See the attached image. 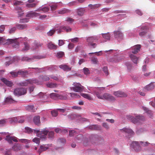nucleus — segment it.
<instances>
[{
	"label": "nucleus",
	"mask_w": 155,
	"mask_h": 155,
	"mask_svg": "<svg viewBox=\"0 0 155 155\" xmlns=\"http://www.w3.org/2000/svg\"><path fill=\"white\" fill-rule=\"evenodd\" d=\"M25 132L28 134H31L33 132L34 134H37L38 137L43 140H45L46 138V136L48 133V131L47 130H43L40 131L39 130L34 129L28 127H25Z\"/></svg>",
	"instance_id": "nucleus-1"
},
{
	"label": "nucleus",
	"mask_w": 155,
	"mask_h": 155,
	"mask_svg": "<svg viewBox=\"0 0 155 155\" xmlns=\"http://www.w3.org/2000/svg\"><path fill=\"white\" fill-rule=\"evenodd\" d=\"M17 38L14 39H8L6 40L4 38H0V45L11 44H13V47L14 48H18L19 46V43L17 40Z\"/></svg>",
	"instance_id": "nucleus-2"
},
{
	"label": "nucleus",
	"mask_w": 155,
	"mask_h": 155,
	"mask_svg": "<svg viewBox=\"0 0 155 155\" xmlns=\"http://www.w3.org/2000/svg\"><path fill=\"white\" fill-rule=\"evenodd\" d=\"M135 117L131 115H129L127 116V118L130 120L131 122L134 124H136L140 121H143L145 120L144 117L142 115H136L134 114Z\"/></svg>",
	"instance_id": "nucleus-3"
},
{
	"label": "nucleus",
	"mask_w": 155,
	"mask_h": 155,
	"mask_svg": "<svg viewBox=\"0 0 155 155\" xmlns=\"http://www.w3.org/2000/svg\"><path fill=\"white\" fill-rule=\"evenodd\" d=\"M73 85L74 87H71V89L76 92H81L84 89V87L80 83L74 82Z\"/></svg>",
	"instance_id": "nucleus-4"
},
{
	"label": "nucleus",
	"mask_w": 155,
	"mask_h": 155,
	"mask_svg": "<svg viewBox=\"0 0 155 155\" xmlns=\"http://www.w3.org/2000/svg\"><path fill=\"white\" fill-rule=\"evenodd\" d=\"M27 89L24 88H17L14 91V93L15 96H20L26 94L27 93Z\"/></svg>",
	"instance_id": "nucleus-5"
},
{
	"label": "nucleus",
	"mask_w": 155,
	"mask_h": 155,
	"mask_svg": "<svg viewBox=\"0 0 155 155\" xmlns=\"http://www.w3.org/2000/svg\"><path fill=\"white\" fill-rule=\"evenodd\" d=\"M98 40L97 36H91L87 38V41L88 43V45H91L93 48H95L97 45L95 43H93V42Z\"/></svg>",
	"instance_id": "nucleus-6"
},
{
	"label": "nucleus",
	"mask_w": 155,
	"mask_h": 155,
	"mask_svg": "<svg viewBox=\"0 0 155 155\" xmlns=\"http://www.w3.org/2000/svg\"><path fill=\"white\" fill-rule=\"evenodd\" d=\"M130 147L136 152L140 151L141 149L138 141H132L130 144Z\"/></svg>",
	"instance_id": "nucleus-7"
},
{
	"label": "nucleus",
	"mask_w": 155,
	"mask_h": 155,
	"mask_svg": "<svg viewBox=\"0 0 155 155\" xmlns=\"http://www.w3.org/2000/svg\"><path fill=\"white\" fill-rule=\"evenodd\" d=\"M42 98H45L44 101H42V102L44 103L45 102H51L53 100H66L67 97H42Z\"/></svg>",
	"instance_id": "nucleus-8"
},
{
	"label": "nucleus",
	"mask_w": 155,
	"mask_h": 155,
	"mask_svg": "<svg viewBox=\"0 0 155 155\" xmlns=\"http://www.w3.org/2000/svg\"><path fill=\"white\" fill-rule=\"evenodd\" d=\"M115 38L118 39H122L123 38V34L119 31H115L114 32Z\"/></svg>",
	"instance_id": "nucleus-9"
},
{
	"label": "nucleus",
	"mask_w": 155,
	"mask_h": 155,
	"mask_svg": "<svg viewBox=\"0 0 155 155\" xmlns=\"http://www.w3.org/2000/svg\"><path fill=\"white\" fill-rule=\"evenodd\" d=\"M1 80L3 82L9 87H12L13 85V83L12 82L8 80L5 78H2Z\"/></svg>",
	"instance_id": "nucleus-10"
},
{
	"label": "nucleus",
	"mask_w": 155,
	"mask_h": 155,
	"mask_svg": "<svg viewBox=\"0 0 155 155\" xmlns=\"http://www.w3.org/2000/svg\"><path fill=\"white\" fill-rule=\"evenodd\" d=\"M114 95L117 97H125L127 96V95L125 93L120 91L115 92L114 93Z\"/></svg>",
	"instance_id": "nucleus-11"
},
{
	"label": "nucleus",
	"mask_w": 155,
	"mask_h": 155,
	"mask_svg": "<svg viewBox=\"0 0 155 155\" xmlns=\"http://www.w3.org/2000/svg\"><path fill=\"white\" fill-rule=\"evenodd\" d=\"M19 100H15L13 99L12 97H6L5 100V102L6 104L14 103L19 102Z\"/></svg>",
	"instance_id": "nucleus-12"
},
{
	"label": "nucleus",
	"mask_w": 155,
	"mask_h": 155,
	"mask_svg": "<svg viewBox=\"0 0 155 155\" xmlns=\"http://www.w3.org/2000/svg\"><path fill=\"white\" fill-rule=\"evenodd\" d=\"M154 85L153 83H151L148 85H147L143 89L144 91H148L154 89Z\"/></svg>",
	"instance_id": "nucleus-13"
},
{
	"label": "nucleus",
	"mask_w": 155,
	"mask_h": 155,
	"mask_svg": "<svg viewBox=\"0 0 155 155\" xmlns=\"http://www.w3.org/2000/svg\"><path fill=\"white\" fill-rule=\"evenodd\" d=\"M143 109L145 111V112L147 113L148 115L150 117L152 118L153 115V112L152 111L149 110L147 108L144 107H143Z\"/></svg>",
	"instance_id": "nucleus-14"
},
{
	"label": "nucleus",
	"mask_w": 155,
	"mask_h": 155,
	"mask_svg": "<svg viewBox=\"0 0 155 155\" xmlns=\"http://www.w3.org/2000/svg\"><path fill=\"white\" fill-rule=\"evenodd\" d=\"M140 48L141 45H138L134 46L133 48V49L134 50L132 51V53L134 54H136L140 51Z\"/></svg>",
	"instance_id": "nucleus-15"
},
{
	"label": "nucleus",
	"mask_w": 155,
	"mask_h": 155,
	"mask_svg": "<svg viewBox=\"0 0 155 155\" xmlns=\"http://www.w3.org/2000/svg\"><path fill=\"white\" fill-rule=\"evenodd\" d=\"M17 28L19 30H23L26 29L27 27V25L26 24H19L16 25Z\"/></svg>",
	"instance_id": "nucleus-16"
},
{
	"label": "nucleus",
	"mask_w": 155,
	"mask_h": 155,
	"mask_svg": "<svg viewBox=\"0 0 155 155\" xmlns=\"http://www.w3.org/2000/svg\"><path fill=\"white\" fill-rule=\"evenodd\" d=\"M122 130L130 135H134V132L130 128H124L122 129Z\"/></svg>",
	"instance_id": "nucleus-17"
},
{
	"label": "nucleus",
	"mask_w": 155,
	"mask_h": 155,
	"mask_svg": "<svg viewBox=\"0 0 155 155\" xmlns=\"http://www.w3.org/2000/svg\"><path fill=\"white\" fill-rule=\"evenodd\" d=\"M59 67L64 71H70L71 69V68L66 64H61L59 66Z\"/></svg>",
	"instance_id": "nucleus-18"
},
{
	"label": "nucleus",
	"mask_w": 155,
	"mask_h": 155,
	"mask_svg": "<svg viewBox=\"0 0 155 155\" xmlns=\"http://www.w3.org/2000/svg\"><path fill=\"white\" fill-rule=\"evenodd\" d=\"M85 12V10L84 8H80L77 10L78 15L79 16L83 15Z\"/></svg>",
	"instance_id": "nucleus-19"
},
{
	"label": "nucleus",
	"mask_w": 155,
	"mask_h": 155,
	"mask_svg": "<svg viewBox=\"0 0 155 155\" xmlns=\"http://www.w3.org/2000/svg\"><path fill=\"white\" fill-rule=\"evenodd\" d=\"M130 57L132 61L134 63L136 64H137V63L138 58L133 54H130Z\"/></svg>",
	"instance_id": "nucleus-20"
},
{
	"label": "nucleus",
	"mask_w": 155,
	"mask_h": 155,
	"mask_svg": "<svg viewBox=\"0 0 155 155\" xmlns=\"http://www.w3.org/2000/svg\"><path fill=\"white\" fill-rule=\"evenodd\" d=\"M12 149L15 151L20 150L21 149V146L18 143H15L12 147Z\"/></svg>",
	"instance_id": "nucleus-21"
},
{
	"label": "nucleus",
	"mask_w": 155,
	"mask_h": 155,
	"mask_svg": "<svg viewBox=\"0 0 155 155\" xmlns=\"http://www.w3.org/2000/svg\"><path fill=\"white\" fill-rule=\"evenodd\" d=\"M39 13L34 12H31L26 15L27 17H33L38 16Z\"/></svg>",
	"instance_id": "nucleus-22"
},
{
	"label": "nucleus",
	"mask_w": 155,
	"mask_h": 155,
	"mask_svg": "<svg viewBox=\"0 0 155 155\" xmlns=\"http://www.w3.org/2000/svg\"><path fill=\"white\" fill-rule=\"evenodd\" d=\"M34 122L35 124L38 125L40 123V117L38 116L34 117L33 119Z\"/></svg>",
	"instance_id": "nucleus-23"
},
{
	"label": "nucleus",
	"mask_w": 155,
	"mask_h": 155,
	"mask_svg": "<svg viewBox=\"0 0 155 155\" xmlns=\"http://www.w3.org/2000/svg\"><path fill=\"white\" fill-rule=\"evenodd\" d=\"M100 128V126L97 125H93L89 127V128L91 130H99Z\"/></svg>",
	"instance_id": "nucleus-24"
},
{
	"label": "nucleus",
	"mask_w": 155,
	"mask_h": 155,
	"mask_svg": "<svg viewBox=\"0 0 155 155\" xmlns=\"http://www.w3.org/2000/svg\"><path fill=\"white\" fill-rule=\"evenodd\" d=\"M101 35L105 39L109 40L110 36L109 33L108 32L106 33H102Z\"/></svg>",
	"instance_id": "nucleus-25"
},
{
	"label": "nucleus",
	"mask_w": 155,
	"mask_h": 155,
	"mask_svg": "<svg viewBox=\"0 0 155 155\" xmlns=\"http://www.w3.org/2000/svg\"><path fill=\"white\" fill-rule=\"evenodd\" d=\"M6 58L7 60H10L9 61H7L5 62V64L6 65L8 66L14 61V60H13V59H14V58H12L8 57Z\"/></svg>",
	"instance_id": "nucleus-26"
},
{
	"label": "nucleus",
	"mask_w": 155,
	"mask_h": 155,
	"mask_svg": "<svg viewBox=\"0 0 155 155\" xmlns=\"http://www.w3.org/2000/svg\"><path fill=\"white\" fill-rule=\"evenodd\" d=\"M34 106L33 105H28L26 107V110L32 112L35 111V109L34 108Z\"/></svg>",
	"instance_id": "nucleus-27"
},
{
	"label": "nucleus",
	"mask_w": 155,
	"mask_h": 155,
	"mask_svg": "<svg viewBox=\"0 0 155 155\" xmlns=\"http://www.w3.org/2000/svg\"><path fill=\"white\" fill-rule=\"evenodd\" d=\"M101 5L100 4H96L94 5L90 4L88 5V7L91 8V9H95L99 7Z\"/></svg>",
	"instance_id": "nucleus-28"
},
{
	"label": "nucleus",
	"mask_w": 155,
	"mask_h": 155,
	"mask_svg": "<svg viewBox=\"0 0 155 155\" xmlns=\"http://www.w3.org/2000/svg\"><path fill=\"white\" fill-rule=\"evenodd\" d=\"M48 47L50 49H56L57 48V45H55L51 42H50L48 44Z\"/></svg>",
	"instance_id": "nucleus-29"
},
{
	"label": "nucleus",
	"mask_w": 155,
	"mask_h": 155,
	"mask_svg": "<svg viewBox=\"0 0 155 155\" xmlns=\"http://www.w3.org/2000/svg\"><path fill=\"white\" fill-rule=\"evenodd\" d=\"M49 10V8L48 7H44L42 8H39L36 10V11H42L44 12H48Z\"/></svg>",
	"instance_id": "nucleus-30"
},
{
	"label": "nucleus",
	"mask_w": 155,
	"mask_h": 155,
	"mask_svg": "<svg viewBox=\"0 0 155 155\" xmlns=\"http://www.w3.org/2000/svg\"><path fill=\"white\" fill-rule=\"evenodd\" d=\"M58 13L59 14L63 15L68 12V10L65 8H63L62 9L58 10Z\"/></svg>",
	"instance_id": "nucleus-31"
},
{
	"label": "nucleus",
	"mask_w": 155,
	"mask_h": 155,
	"mask_svg": "<svg viewBox=\"0 0 155 155\" xmlns=\"http://www.w3.org/2000/svg\"><path fill=\"white\" fill-rule=\"evenodd\" d=\"M24 47L22 49L23 51H27L29 49V46L28 43L27 42H25L24 43Z\"/></svg>",
	"instance_id": "nucleus-32"
},
{
	"label": "nucleus",
	"mask_w": 155,
	"mask_h": 155,
	"mask_svg": "<svg viewBox=\"0 0 155 155\" xmlns=\"http://www.w3.org/2000/svg\"><path fill=\"white\" fill-rule=\"evenodd\" d=\"M91 143H92V142L91 140H89L88 139H85L84 143V144L85 146H87L89 145H91Z\"/></svg>",
	"instance_id": "nucleus-33"
},
{
	"label": "nucleus",
	"mask_w": 155,
	"mask_h": 155,
	"mask_svg": "<svg viewBox=\"0 0 155 155\" xmlns=\"http://www.w3.org/2000/svg\"><path fill=\"white\" fill-rule=\"evenodd\" d=\"M61 29L67 32H69L71 31V28L69 27L66 26H61Z\"/></svg>",
	"instance_id": "nucleus-34"
},
{
	"label": "nucleus",
	"mask_w": 155,
	"mask_h": 155,
	"mask_svg": "<svg viewBox=\"0 0 155 155\" xmlns=\"http://www.w3.org/2000/svg\"><path fill=\"white\" fill-rule=\"evenodd\" d=\"M48 147H45L42 145H41L40 147V148L38 149V152L41 153L43 151H45L48 149Z\"/></svg>",
	"instance_id": "nucleus-35"
},
{
	"label": "nucleus",
	"mask_w": 155,
	"mask_h": 155,
	"mask_svg": "<svg viewBox=\"0 0 155 155\" xmlns=\"http://www.w3.org/2000/svg\"><path fill=\"white\" fill-rule=\"evenodd\" d=\"M99 98L106 100L110 101H113L115 100V97H98Z\"/></svg>",
	"instance_id": "nucleus-36"
},
{
	"label": "nucleus",
	"mask_w": 155,
	"mask_h": 155,
	"mask_svg": "<svg viewBox=\"0 0 155 155\" xmlns=\"http://www.w3.org/2000/svg\"><path fill=\"white\" fill-rule=\"evenodd\" d=\"M17 122L20 123H22L24 121L25 118L24 116L18 117Z\"/></svg>",
	"instance_id": "nucleus-37"
},
{
	"label": "nucleus",
	"mask_w": 155,
	"mask_h": 155,
	"mask_svg": "<svg viewBox=\"0 0 155 155\" xmlns=\"http://www.w3.org/2000/svg\"><path fill=\"white\" fill-rule=\"evenodd\" d=\"M47 86L49 88H54L57 87V84L55 83H53L49 82L46 84Z\"/></svg>",
	"instance_id": "nucleus-38"
},
{
	"label": "nucleus",
	"mask_w": 155,
	"mask_h": 155,
	"mask_svg": "<svg viewBox=\"0 0 155 155\" xmlns=\"http://www.w3.org/2000/svg\"><path fill=\"white\" fill-rule=\"evenodd\" d=\"M9 120L11 123H16L17 122V117H13L9 119Z\"/></svg>",
	"instance_id": "nucleus-39"
},
{
	"label": "nucleus",
	"mask_w": 155,
	"mask_h": 155,
	"mask_svg": "<svg viewBox=\"0 0 155 155\" xmlns=\"http://www.w3.org/2000/svg\"><path fill=\"white\" fill-rule=\"evenodd\" d=\"M12 137L10 136L9 135H7L6 136L5 140L9 143H12Z\"/></svg>",
	"instance_id": "nucleus-40"
},
{
	"label": "nucleus",
	"mask_w": 155,
	"mask_h": 155,
	"mask_svg": "<svg viewBox=\"0 0 155 155\" xmlns=\"http://www.w3.org/2000/svg\"><path fill=\"white\" fill-rule=\"evenodd\" d=\"M56 30H57L56 29H51L48 32L47 34L48 36H51L54 34L55 31Z\"/></svg>",
	"instance_id": "nucleus-41"
},
{
	"label": "nucleus",
	"mask_w": 155,
	"mask_h": 155,
	"mask_svg": "<svg viewBox=\"0 0 155 155\" xmlns=\"http://www.w3.org/2000/svg\"><path fill=\"white\" fill-rule=\"evenodd\" d=\"M21 60L23 61H26L28 62L32 61V59H31V58L25 56L23 57Z\"/></svg>",
	"instance_id": "nucleus-42"
},
{
	"label": "nucleus",
	"mask_w": 155,
	"mask_h": 155,
	"mask_svg": "<svg viewBox=\"0 0 155 155\" xmlns=\"http://www.w3.org/2000/svg\"><path fill=\"white\" fill-rule=\"evenodd\" d=\"M76 134L77 132L74 130H71L69 131V135L70 137H73Z\"/></svg>",
	"instance_id": "nucleus-43"
},
{
	"label": "nucleus",
	"mask_w": 155,
	"mask_h": 155,
	"mask_svg": "<svg viewBox=\"0 0 155 155\" xmlns=\"http://www.w3.org/2000/svg\"><path fill=\"white\" fill-rule=\"evenodd\" d=\"M43 57L40 56H35L33 57L31 59H32V61L34 60H37L42 59Z\"/></svg>",
	"instance_id": "nucleus-44"
},
{
	"label": "nucleus",
	"mask_w": 155,
	"mask_h": 155,
	"mask_svg": "<svg viewBox=\"0 0 155 155\" xmlns=\"http://www.w3.org/2000/svg\"><path fill=\"white\" fill-rule=\"evenodd\" d=\"M83 70L84 74L85 75H87L89 74L90 73V71L87 68H83Z\"/></svg>",
	"instance_id": "nucleus-45"
},
{
	"label": "nucleus",
	"mask_w": 155,
	"mask_h": 155,
	"mask_svg": "<svg viewBox=\"0 0 155 155\" xmlns=\"http://www.w3.org/2000/svg\"><path fill=\"white\" fill-rule=\"evenodd\" d=\"M145 130L143 129L140 128L137 130L136 131V133L137 134H139L143 132Z\"/></svg>",
	"instance_id": "nucleus-46"
},
{
	"label": "nucleus",
	"mask_w": 155,
	"mask_h": 155,
	"mask_svg": "<svg viewBox=\"0 0 155 155\" xmlns=\"http://www.w3.org/2000/svg\"><path fill=\"white\" fill-rule=\"evenodd\" d=\"M91 60L93 63L94 64H97L98 62L97 58L95 57H92L91 58Z\"/></svg>",
	"instance_id": "nucleus-47"
},
{
	"label": "nucleus",
	"mask_w": 155,
	"mask_h": 155,
	"mask_svg": "<svg viewBox=\"0 0 155 155\" xmlns=\"http://www.w3.org/2000/svg\"><path fill=\"white\" fill-rule=\"evenodd\" d=\"M50 7L51 8V11H53L56 9L57 5L56 4H53L50 5Z\"/></svg>",
	"instance_id": "nucleus-48"
},
{
	"label": "nucleus",
	"mask_w": 155,
	"mask_h": 155,
	"mask_svg": "<svg viewBox=\"0 0 155 155\" xmlns=\"http://www.w3.org/2000/svg\"><path fill=\"white\" fill-rule=\"evenodd\" d=\"M49 138L50 139H52L54 137V132L50 131L48 133Z\"/></svg>",
	"instance_id": "nucleus-49"
},
{
	"label": "nucleus",
	"mask_w": 155,
	"mask_h": 155,
	"mask_svg": "<svg viewBox=\"0 0 155 155\" xmlns=\"http://www.w3.org/2000/svg\"><path fill=\"white\" fill-rule=\"evenodd\" d=\"M140 143L141 145L143 147L147 146L150 144V143L147 142H144L143 141H140Z\"/></svg>",
	"instance_id": "nucleus-50"
},
{
	"label": "nucleus",
	"mask_w": 155,
	"mask_h": 155,
	"mask_svg": "<svg viewBox=\"0 0 155 155\" xmlns=\"http://www.w3.org/2000/svg\"><path fill=\"white\" fill-rule=\"evenodd\" d=\"M33 141L38 144L40 143V139L38 138L35 137L32 140Z\"/></svg>",
	"instance_id": "nucleus-51"
},
{
	"label": "nucleus",
	"mask_w": 155,
	"mask_h": 155,
	"mask_svg": "<svg viewBox=\"0 0 155 155\" xmlns=\"http://www.w3.org/2000/svg\"><path fill=\"white\" fill-rule=\"evenodd\" d=\"M19 140L21 143H24L26 144L29 143L30 141L29 140L26 139H21Z\"/></svg>",
	"instance_id": "nucleus-52"
},
{
	"label": "nucleus",
	"mask_w": 155,
	"mask_h": 155,
	"mask_svg": "<svg viewBox=\"0 0 155 155\" xmlns=\"http://www.w3.org/2000/svg\"><path fill=\"white\" fill-rule=\"evenodd\" d=\"M103 70L106 75L107 76L108 75V72L107 67L105 66L103 68Z\"/></svg>",
	"instance_id": "nucleus-53"
},
{
	"label": "nucleus",
	"mask_w": 155,
	"mask_h": 155,
	"mask_svg": "<svg viewBox=\"0 0 155 155\" xmlns=\"http://www.w3.org/2000/svg\"><path fill=\"white\" fill-rule=\"evenodd\" d=\"M64 55V53L63 52H59L57 53V56L58 58H61L63 57Z\"/></svg>",
	"instance_id": "nucleus-54"
},
{
	"label": "nucleus",
	"mask_w": 155,
	"mask_h": 155,
	"mask_svg": "<svg viewBox=\"0 0 155 155\" xmlns=\"http://www.w3.org/2000/svg\"><path fill=\"white\" fill-rule=\"evenodd\" d=\"M28 72L27 71H24L21 70L19 71L18 72V75H21L22 76L25 75L26 73H27Z\"/></svg>",
	"instance_id": "nucleus-55"
},
{
	"label": "nucleus",
	"mask_w": 155,
	"mask_h": 155,
	"mask_svg": "<svg viewBox=\"0 0 155 155\" xmlns=\"http://www.w3.org/2000/svg\"><path fill=\"white\" fill-rule=\"evenodd\" d=\"M71 41L73 43H76L79 41V38H75L70 39Z\"/></svg>",
	"instance_id": "nucleus-56"
},
{
	"label": "nucleus",
	"mask_w": 155,
	"mask_h": 155,
	"mask_svg": "<svg viewBox=\"0 0 155 155\" xmlns=\"http://www.w3.org/2000/svg\"><path fill=\"white\" fill-rule=\"evenodd\" d=\"M66 21L67 22L71 24L74 21V19L71 18H67Z\"/></svg>",
	"instance_id": "nucleus-57"
},
{
	"label": "nucleus",
	"mask_w": 155,
	"mask_h": 155,
	"mask_svg": "<svg viewBox=\"0 0 155 155\" xmlns=\"http://www.w3.org/2000/svg\"><path fill=\"white\" fill-rule=\"evenodd\" d=\"M75 138L76 140H81L82 139L83 136L81 134H78L75 137Z\"/></svg>",
	"instance_id": "nucleus-58"
},
{
	"label": "nucleus",
	"mask_w": 155,
	"mask_h": 155,
	"mask_svg": "<svg viewBox=\"0 0 155 155\" xmlns=\"http://www.w3.org/2000/svg\"><path fill=\"white\" fill-rule=\"evenodd\" d=\"M18 15L19 16H21L23 14V11L20 8L19 9H18Z\"/></svg>",
	"instance_id": "nucleus-59"
},
{
	"label": "nucleus",
	"mask_w": 155,
	"mask_h": 155,
	"mask_svg": "<svg viewBox=\"0 0 155 155\" xmlns=\"http://www.w3.org/2000/svg\"><path fill=\"white\" fill-rule=\"evenodd\" d=\"M51 114L54 117H56L58 115V113L55 110H53L51 111Z\"/></svg>",
	"instance_id": "nucleus-60"
},
{
	"label": "nucleus",
	"mask_w": 155,
	"mask_h": 155,
	"mask_svg": "<svg viewBox=\"0 0 155 155\" xmlns=\"http://www.w3.org/2000/svg\"><path fill=\"white\" fill-rule=\"evenodd\" d=\"M10 74H12V76L13 77H15L18 76V72H11Z\"/></svg>",
	"instance_id": "nucleus-61"
},
{
	"label": "nucleus",
	"mask_w": 155,
	"mask_h": 155,
	"mask_svg": "<svg viewBox=\"0 0 155 155\" xmlns=\"http://www.w3.org/2000/svg\"><path fill=\"white\" fill-rule=\"evenodd\" d=\"M16 28L15 27H13L12 28L10 29L9 31V33L10 34L14 33L16 30Z\"/></svg>",
	"instance_id": "nucleus-62"
},
{
	"label": "nucleus",
	"mask_w": 155,
	"mask_h": 155,
	"mask_svg": "<svg viewBox=\"0 0 155 155\" xmlns=\"http://www.w3.org/2000/svg\"><path fill=\"white\" fill-rule=\"evenodd\" d=\"M6 123V120L5 119L0 120V126L4 125Z\"/></svg>",
	"instance_id": "nucleus-63"
},
{
	"label": "nucleus",
	"mask_w": 155,
	"mask_h": 155,
	"mask_svg": "<svg viewBox=\"0 0 155 155\" xmlns=\"http://www.w3.org/2000/svg\"><path fill=\"white\" fill-rule=\"evenodd\" d=\"M103 127L106 129H108L109 128L108 125L106 123H104L102 124Z\"/></svg>",
	"instance_id": "nucleus-64"
}]
</instances>
